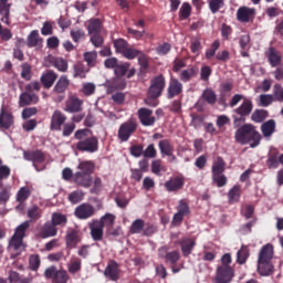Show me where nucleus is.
Here are the masks:
<instances>
[{"mask_svg": "<svg viewBox=\"0 0 283 283\" xmlns=\"http://www.w3.org/2000/svg\"><path fill=\"white\" fill-rule=\"evenodd\" d=\"M28 229H30V221L22 222L15 228L13 235L9 240L8 251L11 253V260H17V258H19V255H21V253H23L28 248L23 242L25 233H28Z\"/></svg>", "mask_w": 283, "mask_h": 283, "instance_id": "1", "label": "nucleus"}, {"mask_svg": "<svg viewBox=\"0 0 283 283\" xmlns=\"http://www.w3.org/2000/svg\"><path fill=\"white\" fill-rule=\"evenodd\" d=\"M237 128L234 140L239 143V145H250L252 149H255V147L260 145L262 135L255 129V126L252 124H243Z\"/></svg>", "mask_w": 283, "mask_h": 283, "instance_id": "2", "label": "nucleus"}, {"mask_svg": "<svg viewBox=\"0 0 283 283\" xmlns=\"http://www.w3.org/2000/svg\"><path fill=\"white\" fill-rule=\"evenodd\" d=\"M74 138L78 140L75 145L77 151L95 154L98 149V138L92 134L90 128L77 129L74 134Z\"/></svg>", "mask_w": 283, "mask_h": 283, "instance_id": "3", "label": "nucleus"}, {"mask_svg": "<svg viewBox=\"0 0 283 283\" xmlns=\"http://www.w3.org/2000/svg\"><path fill=\"white\" fill-rule=\"evenodd\" d=\"M96 169L94 161L84 160L77 165V171L73 176V182L77 187H83L84 189H90L92 187L93 178L92 175Z\"/></svg>", "mask_w": 283, "mask_h": 283, "instance_id": "4", "label": "nucleus"}, {"mask_svg": "<svg viewBox=\"0 0 283 283\" xmlns=\"http://www.w3.org/2000/svg\"><path fill=\"white\" fill-rule=\"evenodd\" d=\"M274 248L273 244L266 243L259 252L258 271L261 275L266 276L273 273L275 266L273 265Z\"/></svg>", "mask_w": 283, "mask_h": 283, "instance_id": "5", "label": "nucleus"}, {"mask_svg": "<svg viewBox=\"0 0 283 283\" xmlns=\"http://www.w3.org/2000/svg\"><path fill=\"white\" fill-rule=\"evenodd\" d=\"M253 112V101L247 98L242 104L232 111V120L234 127H240L243 123H247V117L251 116Z\"/></svg>", "mask_w": 283, "mask_h": 283, "instance_id": "6", "label": "nucleus"}, {"mask_svg": "<svg viewBox=\"0 0 283 283\" xmlns=\"http://www.w3.org/2000/svg\"><path fill=\"white\" fill-rule=\"evenodd\" d=\"M167 86V80L165 75L159 74L150 80V85L148 87L147 94L149 98H160Z\"/></svg>", "mask_w": 283, "mask_h": 283, "instance_id": "7", "label": "nucleus"}, {"mask_svg": "<svg viewBox=\"0 0 283 283\" xmlns=\"http://www.w3.org/2000/svg\"><path fill=\"white\" fill-rule=\"evenodd\" d=\"M136 129H138V122H136L135 118L124 122L117 132L120 143H127V140H129V138L136 134Z\"/></svg>", "mask_w": 283, "mask_h": 283, "instance_id": "8", "label": "nucleus"}, {"mask_svg": "<svg viewBox=\"0 0 283 283\" xmlns=\"http://www.w3.org/2000/svg\"><path fill=\"white\" fill-rule=\"evenodd\" d=\"M84 103L76 93L71 94L65 101L64 112H67V114H81Z\"/></svg>", "mask_w": 283, "mask_h": 283, "instance_id": "9", "label": "nucleus"}, {"mask_svg": "<svg viewBox=\"0 0 283 283\" xmlns=\"http://www.w3.org/2000/svg\"><path fill=\"white\" fill-rule=\"evenodd\" d=\"M158 255L161 260H165L166 264H171V266L180 261V252L176 250L169 252V247L167 245L158 249Z\"/></svg>", "mask_w": 283, "mask_h": 283, "instance_id": "10", "label": "nucleus"}, {"mask_svg": "<svg viewBox=\"0 0 283 283\" xmlns=\"http://www.w3.org/2000/svg\"><path fill=\"white\" fill-rule=\"evenodd\" d=\"M48 280H52L55 283H67L69 276L67 272L64 270H56V266L52 265L48 268L44 272Z\"/></svg>", "mask_w": 283, "mask_h": 283, "instance_id": "11", "label": "nucleus"}, {"mask_svg": "<svg viewBox=\"0 0 283 283\" xmlns=\"http://www.w3.org/2000/svg\"><path fill=\"white\" fill-rule=\"evenodd\" d=\"M184 90L185 86L182 85V82H180V80L176 77H170L167 87V98L171 101L172 98L182 95Z\"/></svg>", "mask_w": 283, "mask_h": 283, "instance_id": "12", "label": "nucleus"}, {"mask_svg": "<svg viewBox=\"0 0 283 283\" xmlns=\"http://www.w3.org/2000/svg\"><path fill=\"white\" fill-rule=\"evenodd\" d=\"M70 87V78H67V75H62L55 83L53 87V94H60L57 96V102L62 103V101L65 98V92H67V88Z\"/></svg>", "mask_w": 283, "mask_h": 283, "instance_id": "13", "label": "nucleus"}, {"mask_svg": "<svg viewBox=\"0 0 283 283\" xmlns=\"http://www.w3.org/2000/svg\"><path fill=\"white\" fill-rule=\"evenodd\" d=\"M78 220H90L96 214V208L91 203H81L74 212Z\"/></svg>", "mask_w": 283, "mask_h": 283, "instance_id": "14", "label": "nucleus"}, {"mask_svg": "<svg viewBox=\"0 0 283 283\" xmlns=\"http://www.w3.org/2000/svg\"><path fill=\"white\" fill-rule=\"evenodd\" d=\"M137 116L139 122L144 127H153L156 124V117L154 116V111L142 107L137 111Z\"/></svg>", "mask_w": 283, "mask_h": 283, "instance_id": "15", "label": "nucleus"}, {"mask_svg": "<svg viewBox=\"0 0 283 283\" xmlns=\"http://www.w3.org/2000/svg\"><path fill=\"white\" fill-rule=\"evenodd\" d=\"M67 120V115L63 112L56 109L51 116L50 130L51 132H61L63 129L64 123Z\"/></svg>", "mask_w": 283, "mask_h": 283, "instance_id": "16", "label": "nucleus"}, {"mask_svg": "<svg viewBox=\"0 0 283 283\" xmlns=\"http://www.w3.org/2000/svg\"><path fill=\"white\" fill-rule=\"evenodd\" d=\"M23 158L24 160L33 163V167L36 168V165H43V163H45V153H43V150L41 149L24 150Z\"/></svg>", "mask_w": 283, "mask_h": 283, "instance_id": "17", "label": "nucleus"}, {"mask_svg": "<svg viewBox=\"0 0 283 283\" xmlns=\"http://www.w3.org/2000/svg\"><path fill=\"white\" fill-rule=\"evenodd\" d=\"M83 240V234L78 229H69L65 237L67 249H76L80 242Z\"/></svg>", "mask_w": 283, "mask_h": 283, "instance_id": "18", "label": "nucleus"}, {"mask_svg": "<svg viewBox=\"0 0 283 283\" xmlns=\"http://www.w3.org/2000/svg\"><path fill=\"white\" fill-rule=\"evenodd\" d=\"M233 277V268L231 265H220L217 269V283H229Z\"/></svg>", "mask_w": 283, "mask_h": 283, "instance_id": "19", "label": "nucleus"}, {"mask_svg": "<svg viewBox=\"0 0 283 283\" xmlns=\"http://www.w3.org/2000/svg\"><path fill=\"white\" fill-rule=\"evenodd\" d=\"M104 275L112 282H118V279L120 277L118 263L114 260L109 261L106 269L104 270Z\"/></svg>", "mask_w": 283, "mask_h": 283, "instance_id": "20", "label": "nucleus"}, {"mask_svg": "<svg viewBox=\"0 0 283 283\" xmlns=\"http://www.w3.org/2000/svg\"><path fill=\"white\" fill-rule=\"evenodd\" d=\"M59 233V228L54 227L52 222H45L38 233V238L46 240V238H54Z\"/></svg>", "mask_w": 283, "mask_h": 283, "instance_id": "21", "label": "nucleus"}, {"mask_svg": "<svg viewBox=\"0 0 283 283\" xmlns=\"http://www.w3.org/2000/svg\"><path fill=\"white\" fill-rule=\"evenodd\" d=\"M39 101L40 98L36 93H28V91H24L23 93L20 94L19 106L28 107V105H36Z\"/></svg>", "mask_w": 283, "mask_h": 283, "instance_id": "22", "label": "nucleus"}, {"mask_svg": "<svg viewBox=\"0 0 283 283\" xmlns=\"http://www.w3.org/2000/svg\"><path fill=\"white\" fill-rule=\"evenodd\" d=\"M253 17H255V9L240 7L237 11V19L240 23H249L253 21Z\"/></svg>", "mask_w": 283, "mask_h": 283, "instance_id": "23", "label": "nucleus"}, {"mask_svg": "<svg viewBox=\"0 0 283 283\" xmlns=\"http://www.w3.org/2000/svg\"><path fill=\"white\" fill-rule=\"evenodd\" d=\"M127 87V81L123 77L115 76L107 85V93L114 94V92H120Z\"/></svg>", "mask_w": 283, "mask_h": 283, "instance_id": "24", "label": "nucleus"}, {"mask_svg": "<svg viewBox=\"0 0 283 283\" xmlns=\"http://www.w3.org/2000/svg\"><path fill=\"white\" fill-rule=\"evenodd\" d=\"M165 189L169 192L171 191H180L182 187H185V178L182 177H172L164 185Z\"/></svg>", "mask_w": 283, "mask_h": 283, "instance_id": "25", "label": "nucleus"}, {"mask_svg": "<svg viewBox=\"0 0 283 283\" xmlns=\"http://www.w3.org/2000/svg\"><path fill=\"white\" fill-rule=\"evenodd\" d=\"M56 78H59V74L53 71H46L40 77V82L43 85L44 90H50L54 83H56Z\"/></svg>", "mask_w": 283, "mask_h": 283, "instance_id": "26", "label": "nucleus"}, {"mask_svg": "<svg viewBox=\"0 0 283 283\" xmlns=\"http://www.w3.org/2000/svg\"><path fill=\"white\" fill-rule=\"evenodd\" d=\"M178 244L181 247V253L184 258H189L196 247V241L191 238H182L178 241Z\"/></svg>", "mask_w": 283, "mask_h": 283, "instance_id": "27", "label": "nucleus"}, {"mask_svg": "<svg viewBox=\"0 0 283 283\" xmlns=\"http://www.w3.org/2000/svg\"><path fill=\"white\" fill-rule=\"evenodd\" d=\"M12 125H14V116L2 107L0 112V127L2 129H10Z\"/></svg>", "mask_w": 283, "mask_h": 283, "instance_id": "28", "label": "nucleus"}, {"mask_svg": "<svg viewBox=\"0 0 283 283\" xmlns=\"http://www.w3.org/2000/svg\"><path fill=\"white\" fill-rule=\"evenodd\" d=\"M268 61L271 67H280L282 65V55L275 48H270L266 53Z\"/></svg>", "mask_w": 283, "mask_h": 283, "instance_id": "29", "label": "nucleus"}, {"mask_svg": "<svg viewBox=\"0 0 283 283\" xmlns=\"http://www.w3.org/2000/svg\"><path fill=\"white\" fill-rule=\"evenodd\" d=\"M240 198H242V187L235 185L228 191V202L229 205H238Z\"/></svg>", "mask_w": 283, "mask_h": 283, "instance_id": "30", "label": "nucleus"}, {"mask_svg": "<svg viewBox=\"0 0 283 283\" xmlns=\"http://www.w3.org/2000/svg\"><path fill=\"white\" fill-rule=\"evenodd\" d=\"M198 76V69L196 66H191L189 69L182 70L179 73V80L182 83H189L191 78H196Z\"/></svg>", "mask_w": 283, "mask_h": 283, "instance_id": "31", "label": "nucleus"}, {"mask_svg": "<svg viewBox=\"0 0 283 283\" xmlns=\"http://www.w3.org/2000/svg\"><path fill=\"white\" fill-rule=\"evenodd\" d=\"M103 229L104 228H102L96 220L90 224L91 237L95 242H101V240H103Z\"/></svg>", "mask_w": 283, "mask_h": 283, "instance_id": "32", "label": "nucleus"}, {"mask_svg": "<svg viewBox=\"0 0 283 283\" xmlns=\"http://www.w3.org/2000/svg\"><path fill=\"white\" fill-rule=\"evenodd\" d=\"M201 98L208 105H214L218 103V95L213 88H206L201 94Z\"/></svg>", "mask_w": 283, "mask_h": 283, "instance_id": "33", "label": "nucleus"}, {"mask_svg": "<svg viewBox=\"0 0 283 283\" xmlns=\"http://www.w3.org/2000/svg\"><path fill=\"white\" fill-rule=\"evenodd\" d=\"M261 132L265 138L273 136V134H275V119H269L268 122L263 123L261 126Z\"/></svg>", "mask_w": 283, "mask_h": 283, "instance_id": "34", "label": "nucleus"}, {"mask_svg": "<svg viewBox=\"0 0 283 283\" xmlns=\"http://www.w3.org/2000/svg\"><path fill=\"white\" fill-rule=\"evenodd\" d=\"M103 24L98 18L88 20L87 32L90 35L92 34H101V30Z\"/></svg>", "mask_w": 283, "mask_h": 283, "instance_id": "35", "label": "nucleus"}, {"mask_svg": "<svg viewBox=\"0 0 283 283\" xmlns=\"http://www.w3.org/2000/svg\"><path fill=\"white\" fill-rule=\"evenodd\" d=\"M95 222H97V224H99L104 229L105 227L106 229H109V227H114V223L116 222V216L112 213H106L99 220H95Z\"/></svg>", "mask_w": 283, "mask_h": 283, "instance_id": "36", "label": "nucleus"}, {"mask_svg": "<svg viewBox=\"0 0 283 283\" xmlns=\"http://www.w3.org/2000/svg\"><path fill=\"white\" fill-rule=\"evenodd\" d=\"M27 216L30 219V222H36L43 217V210H41L39 206H32L28 209Z\"/></svg>", "mask_w": 283, "mask_h": 283, "instance_id": "37", "label": "nucleus"}, {"mask_svg": "<svg viewBox=\"0 0 283 283\" xmlns=\"http://www.w3.org/2000/svg\"><path fill=\"white\" fill-rule=\"evenodd\" d=\"M158 146L163 156H174V146L171 145V142H169V139L160 140Z\"/></svg>", "mask_w": 283, "mask_h": 283, "instance_id": "38", "label": "nucleus"}, {"mask_svg": "<svg viewBox=\"0 0 283 283\" xmlns=\"http://www.w3.org/2000/svg\"><path fill=\"white\" fill-rule=\"evenodd\" d=\"M41 43H43V39L39 36V31H32L27 40L28 48H38V45H41Z\"/></svg>", "mask_w": 283, "mask_h": 283, "instance_id": "39", "label": "nucleus"}, {"mask_svg": "<svg viewBox=\"0 0 283 283\" xmlns=\"http://www.w3.org/2000/svg\"><path fill=\"white\" fill-rule=\"evenodd\" d=\"M51 223L53 227H65L67 224V217L60 212H54L51 218Z\"/></svg>", "mask_w": 283, "mask_h": 283, "instance_id": "40", "label": "nucleus"}, {"mask_svg": "<svg viewBox=\"0 0 283 283\" xmlns=\"http://www.w3.org/2000/svg\"><path fill=\"white\" fill-rule=\"evenodd\" d=\"M226 165L224 159H222V157H218L212 165V176L224 174Z\"/></svg>", "mask_w": 283, "mask_h": 283, "instance_id": "41", "label": "nucleus"}, {"mask_svg": "<svg viewBox=\"0 0 283 283\" xmlns=\"http://www.w3.org/2000/svg\"><path fill=\"white\" fill-rule=\"evenodd\" d=\"M191 17V4L189 2H184L179 9L180 21H187Z\"/></svg>", "mask_w": 283, "mask_h": 283, "instance_id": "42", "label": "nucleus"}, {"mask_svg": "<svg viewBox=\"0 0 283 283\" xmlns=\"http://www.w3.org/2000/svg\"><path fill=\"white\" fill-rule=\"evenodd\" d=\"M268 117L269 112L264 109H255L251 115V119L253 120V123H264Z\"/></svg>", "mask_w": 283, "mask_h": 283, "instance_id": "43", "label": "nucleus"}, {"mask_svg": "<svg viewBox=\"0 0 283 283\" xmlns=\"http://www.w3.org/2000/svg\"><path fill=\"white\" fill-rule=\"evenodd\" d=\"M73 70H74V73H73L74 78L87 77V70H85V65H83L82 63L74 64Z\"/></svg>", "mask_w": 283, "mask_h": 283, "instance_id": "44", "label": "nucleus"}, {"mask_svg": "<svg viewBox=\"0 0 283 283\" xmlns=\"http://www.w3.org/2000/svg\"><path fill=\"white\" fill-rule=\"evenodd\" d=\"M209 10L212 14L218 13L224 8V0H208Z\"/></svg>", "mask_w": 283, "mask_h": 283, "instance_id": "45", "label": "nucleus"}, {"mask_svg": "<svg viewBox=\"0 0 283 283\" xmlns=\"http://www.w3.org/2000/svg\"><path fill=\"white\" fill-rule=\"evenodd\" d=\"M247 260H249V248L247 245H242L237 253V262L238 264H245Z\"/></svg>", "mask_w": 283, "mask_h": 283, "instance_id": "46", "label": "nucleus"}, {"mask_svg": "<svg viewBox=\"0 0 283 283\" xmlns=\"http://www.w3.org/2000/svg\"><path fill=\"white\" fill-rule=\"evenodd\" d=\"M275 103V98L271 94H261L259 96V105L260 107H269Z\"/></svg>", "mask_w": 283, "mask_h": 283, "instance_id": "47", "label": "nucleus"}, {"mask_svg": "<svg viewBox=\"0 0 283 283\" xmlns=\"http://www.w3.org/2000/svg\"><path fill=\"white\" fill-rule=\"evenodd\" d=\"M145 229V220L143 219H136L133 221L130 226V233L136 234V233H143Z\"/></svg>", "mask_w": 283, "mask_h": 283, "instance_id": "48", "label": "nucleus"}, {"mask_svg": "<svg viewBox=\"0 0 283 283\" xmlns=\"http://www.w3.org/2000/svg\"><path fill=\"white\" fill-rule=\"evenodd\" d=\"M83 198H85V192H83L82 190H74L69 195V201L72 205H78V202H81Z\"/></svg>", "mask_w": 283, "mask_h": 283, "instance_id": "49", "label": "nucleus"}, {"mask_svg": "<svg viewBox=\"0 0 283 283\" xmlns=\"http://www.w3.org/2000/svg\"><path fill=\"white\" fill-rule=\"evenodd\" d=\"M81 94H83L84 96H92L93 94L96 93V85L94 83H84L82 85V88H81Z\"/></svg>", "mask_w": 283, "mask_h": 283, "instance_id": "50", "label": "nucleus"}, {"mask_svg": "<svg viewBox=\"0 0 283 283\" xmlns=\"http://www.w3.org/2000/svg\"><path fill=\"white\" fill-rule=\"evenodd\" d=\"M90 36V42L94 48H103V45H105V39L101 35V33H94Z\"/></svg>", "mask_w": 283, "mask_h": 283, "instance_id": "51", "label": "nucleus"}, {"mask_svg": "<svg viewBox=\"0 0 283 283\" xmlns=\"http://www.w3.org/2000/svg\"><path fill=\"white\" fill-rule=\"evenodd\" d=\"M218 50H220V40L212 42L210 49L206 51V59L211 61V59L216 56V52H218Z\"/></svg>", "mask_w": 283, "mask_h": 283, "instance_id": "52", "label": "nucleus"}, {"mask_svg": "<svg viewBox=\"0 0 283 283\" xmlns=\"http://www.w3.org/2000/svg\"><path fill=\"white\" fill-rule=\"evenodd\" d=\"M140 52L142 51L138 49L128 46L122 54L125 59H128V61H134V59H138Z\"/></svg>", "mask_w": 283, "mask_h": 283, "instance_id": "53", "label": "nucleus"}, {"mask_svg": "<svg viewBox=\"0 0 283 283\" xmlns=\"http://www.w3.org/2000/svg\"><path fill=\"white\" fill-rule=\"evenodd\" d=\"M128 46H129V43H127L125 39L114 40V48L116 52H118L119 54H123Z\"/></svg>", "mask_w": 283, "mask_h": 283, "instance_id": "54", "label": "nucleus"}, {"mask_svg": "<svg viewBox=\"0 0 283 283\" xmlns=\"http://www.w3.org/2000/svg\"><path fill=\"white\" fill-rule=\"evenodd\" d=\"M177 213H181V216H189L191 213L189 203H187L185 199L179 200V203L177 206Z\"/></svg>", "mask_w": 283, "mask_h": 283, "instance_id": "55", "label": "nucleus"}, {"mask_svg": "<svg viewBox=\"0 0 283 283\" xmlns=\"http://www.w3.org/2000/svg\"><path fill=\"white\" fill-rule=\"evenodd\" d=\"M97 57L98 53H96V51L84 53V61H86L88 67H94L96 65Z\"/></svg>", "mask_w": 283, "mask_h": 283, "instance_id": "56", "label": "nucleus"}, {"mask_svg": "<svg viewBox=\"0 0 283 283\" xmlns=\"http://www.w3.org/2000/svg\"><path fill=\"white\" fill-rule=\"evenodd\" d=\"M29 266L31 271H39V266H41V256L39 254H31L29 258Z\"/></svg>", "mask_w": 283, "mask_h": 283, "instance_id": "57", "label": "nucleus"}, {"mask_svg": "<svg viewBox=\"0 0 283 283\" xmlns=\"http://www.w3.org/2000/svg\"><path fill=\"white\" fill-rule=\"evenodd\" d=\"M21 78H24V81H31L32 80V66L29 63H23L21 65Z\"/></svg>", "mask_w": 283, "mask_h": 283, "instance_id": "58", "label": "nucleus"}, {"mask_svg": "<svg viewBox=\"0 0 283 283\" xmlns=\"http://www.w3.org/2000/svg\"><path fill=\"white\" fill-rule=\"evenodd\" d=\"M129 71V63L125 62H120L119 64H117V67H115V76L117 77H123L125 76V74H127V72Z\"/></svg>", "mask_w": 283, "mask_h": 283, "instance_id": "59", "label": "nucleus"}, {"mask_svg": "<svg viewBox=\"0 0 283 283\" xmlns=\"http://www.w3.org/2000/svg\"><path fill=\"white\" fill-rule=\"evenodd\" d=\"M10 174H12V170L8 166H0V189L3 187V180H8L10 178Z\"/></svg>", "mask_w": 283, "mask_h": 283, "instance_id": "60", "label": "nucleus"}, {"mask_svg": "<svg viewBox=\"0 0 283 283\" xmlns=\"http://www.w3.org/2000/svg\"><path fill=\"white\" fill-rule=\"evenodd\" d=\"M139 66L144 72H147L149 70V57L147 54H145L143 51L137 55Z\"/></svg>", "mask_w": 283, "mask_h": 283, "instance_id": "61", "label": "nucleus"}, {"mask_svg": "<svg viewBox=\"0 0 283 283\" xmlns=\"http://www.w3.org/2000/svg\"><path fill=\"white\" fill-rule=\"evenodd\" d=\"M274 102L283 103V87L281 84H275L272 94Z\"/></svg>", "mask_w": 283, "mask_h": 283, "instance_id": "62", "label": "nucleus"}, {"mask_svg": "<svg viewBox=\"0 0 283 283\" xmlns=\"http://www.w3.org/2000/svg\"><path fill=\"white\" fill-rule=\"evenodd\" d=\"M30 188L28 187H22L17 193V201L18 202H25L28 198H30Z\"/></svg>", "mask_w": 283, "mask_h": 283, "instance_id": "63", "label": "nucleus"}, {"mask_svg": "<svg viewBox=\"0 0 283 283\" xmlns=\"http://www.w3.org/2000/svg\"><path fill=\"white\" fill-rule=\"evenodd\" d=\"M82 262L80 258H75L69 265V272L74 275L81 271Z\"/></svg>", "mask_w": 283, "mask_h": 283, "instance_id": "64", "label": "nucleus"}]
</instances>
